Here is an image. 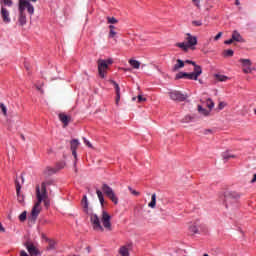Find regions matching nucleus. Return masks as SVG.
<instances>
[{
	"instance_id": "obj_60",
	"label": "nucleus",
	"mask_w": 256,
	"mask_h": 256,
	"mask_svg": "<svg viewBox=\"0 0 256 256\" xmlns=\"http://www.w3.org/2000/svg\"><path fill=\"white\" fill-rule=\"evenodd\" d=\"M22 141H25V135L21 134Z\"/></svg>"
},
{
	"instance_id": "obj_44",
	"label": "nucleus",
	"mask_w": 256,
	"mask_h": 256,
	"mask_svg": "<svg viewBox=\"0 0 256 256\" xmlns=\"http://www.w3.org/2000/svg\"><path fill=\"white\" fill-rule=\"evenodd\" d=\"M83 141L85 145H87V147H89L90 149H93V145L91 144V142H89V140H87L86 138H83Z\"/></svg>"
},
{
	"instance_id": "obj_50",
	"label": "nucleus",
	"mask_w": 256,
	"mask_h": 256,
	"mask_svg": "<svg viewBox=\"0 0 256 256\" xmlns=\"http://www.w3.org/2000/svg\"><path fill=\"white\" fill-rule=\"evenodd\" d=\"M221 33H218L216 36H215V38H214V40L215 41H219V39H221Z\"/></svg>"
},
{
	"instance_id": "obj_64",
	"label": "nucleus",
	"mask_w": 256,
	"mask_h": 256,
	"mask_svg": "<svg viewBox=\"0 0 256 256\" xmlns=\"http://www.w3.org/2000/svg\"><path fill=\"white\" fill-rule=\"evenodd\" d=\"M29 1H32V3H37V0H29Z\"/></svg>"
},
{
	"instance_id": "obj_45",
	"label": "nucleus",
	"mask_w": 256,
	"mask_h": 256,
	"mask_svg": "<svg viewBox=\"0 0 256 256\" xmlns=\"http://www.w3.org/2000/svg\"><path fill=\"white\" fill-rule=\"evenodd\" d=\"M131 193L134 195V197H139L141 195V193L139 191H136V190H131Z\"/></svg>"
},
{
	"instance_id": "obj_29",
	"label": "nucleus",
	"mask_w": 256,
	"mask_h": 256,
	"mask_svg": "<svg viewBox=\"0 0 256 256\" xmlns=\"http://www.w3.org/2000/svg\"><path fill=\"white\" fill-rule=\"evenodd\" d=\"M198 113H201V115H204L205 117H207V115H209V111H207L201 105H198Z\"/></svg>"
},
{
	"instance_id": "obj_53",
	"label": "nucleus",
	"mask_w": 256,
	"mask_h": 256,
	"mask_svg": "<svg viewBox=\"0 0 256 256\" xmlns=\"http://www.w3.org/2000/svg\"><path fill=\"white\" fill-rule=\"evenodd\" d=\"M184 63H188L189 65H193L195 66V62L191 61V60H186Z\"/></svg>"
},
{
	"instance_id": "obj_57",
	"label": "nucleus",
	"mask_w": 256,
	"mask_h": 256,
	"mask_svg": "<svg viewBox=\"0 0 256 256\" xmlns=\"http://www.w3.org/2000/svg\"><path fill=\"white\" fill-rule=\"evenodd\" d=\"M36 89H37L38 91H40L41 93H43V89L41 88V86H36Z\"/></svg>"
},
{
	"instance_id": "obj_61",
	"label": "nucleus",
	"mask_w": 256,
	"mask_h": 256,
	"mask_svg": "<svg viewBox=\"0 0 256 256\" xmlns=\"http://www.w3.org/2000/svg\"><path fill=\"white\" fill-rule=\"evenodd\" d=\"M25 69L26 71H29V66L27 64H25Z\"/></svg>"
},
{
	"instance_id": "obj_37",
	"label": "nucleus",
	"mask_w": 256,
	"mask_h": 256,
	"mask_svg": "<svg viewBox=\"0 0 256 256\" xmlns=\"http://www.w3.org/2000/svg\"><path fill=\"white\" fill-rule=\"evenodd\" d=\"M0 3H3L5 7H12L13 6V0H1Z\"/></svg>"
},
{
	"instance_id": "obj_35",
	"label": "nucleus",
	"mask_w": 256,
	"mask_h": 256,
	"mask_svg": "<svg viewBox=\"0 0 256 256\" xmlns=\"http://www.w3.org/2000/svg\"><path fill=\"white\" fill-rule=\"evenodd\" d=\"M107 21L110 25H115L116 23H119V20L115 17H107Z\"/></svg>"
},
{
	"instance_id": "obj_15",
	"label": "nucleus",
	"mask_w": 256,
	"mask_h": 256,
	"mask_svg": "<svg viewBox=\"0 0 256 256\" xmlns=\"http://www.w3.org/2000/svg\"><path fill=\"white\" fill-rule=\"evenodd\" d=\"M129 65H130V73H131V71H133V69H140L141 68V62H139L138 60H135L133 58H131L129 60Z\"/></svg>"
},
{
	"instance_id": "obj_40",
	"label": "nucleus",
	"mask_w": 256,
	"mask_h": 256,
	"mask_svg": "<svg viewBox=\"0 0 256 256\" xmlns=\"http://www.w3.org/2000/svg\"><path fill=\"white\" fill-rule=\"evenodd\" d=\"M0 109H1V111H2V113H3V115H4L5 117H7V107L5 106V104L1 103V104H0Z\"/></svg>"
},
{
	"instance_id": "obj_7",
	"label": "nucleus",
	"mask_w": 256,
	"mask_h": 256,
	"mask_svg": "<svg viewBox=\"0 0 256 256\" xmlns=\"http://www.w3.org/2000/svg\"><path fill=\"white\" fill-rule=\"evenodd\" d=\"M90 221L92 223V227H93L94 231H101V233H103V231H105V229L101 225V220L99 219V216L97 214H91Z\"/></svg>"
},
{
	"instance_id": "obj_25",
	"label": "nucleus",
	"mask_w": 256,
	"mask_h": 256,
	"mask_svg": "<svg viewBox=\"0 0 256 256\" xmlns=\"http://www.w3.org/2000/svg\"><path fill=\"white\" fill-rule=\"evenodd\" d=\"M193 73L196 77H199L203 73V69L201 68V66L195 64Z\"/></svg>"
},
{
	"instance_id": "obj_42",
	"label": "nucleus",
	"mask_w": 256,
	"mask_h": 256,
	"mask_svg": "<svg viewBox=\"0 0 256 256\" xmlns=\"http://www.w3.org/2000/svg\"><path fill=\"white\" fill-rule=\"evenodd\" d=\"M190 233H198L199 229H197V226L191 225L189 226Z\"/></svg>"
},
{
	"instance_id": "obj_55",
	"label": "nucleus",
	"mask_w": 256,
	"mask_h": 256,
	"mask_svg": "<svg viewBox=\"0 0 256 256\" xmlns=\"http://www.w3.org/2000/svg\"><path fill=\"white\" fill-rule=\"evenodd\" d=\"M223 107H225V104L223 102L219 103V109H223Z\"/></svg>"
},
{
	"instance_id": "obj_11",
	"label": "nucleus",
	"mask_w": 256,
	"mask_h": 256,
	"mask_svg": "<svg viewBox=\"0 0 256 256\" xmlns=\"http://www.w3.org/2000/svg\"><path fill=\"white\" fill-rule=\"evenodd\" d=\"M245 40L239 33H233L231 39L224 41L225 45H235L236 43H244Z\"/></svg>"
},
{
	"instance_id": "obj_41",
	"label": "nucleus",
	"mask_w": 256,
	"mask_h": 256,
	"mask_svg": "<svg viewBox=\"0 0 256 256\" xmlns=\"http://www.w3.org/2000/svg\"><path fill=\"white\" fill-rule=\"evenodd\" d=\"M206 105H207L208 109H212L213 107H215V103H213V100H211V99H208L206 101Z\"/></svg>"
},
{
	"instance_id": "obj_62",
	"label": "nucleus",
	"mask_w": 256,
	"mask_h": 256,
	"mask_svg": "<svg viewBox=\"0 0 256 256\" xmlns=\"http://www.w3.org/2000/svg\"><path fill=\"white\" fill-rule=\"evenodd\" d=\"M137 100V97H132V101H136Z\"/></svg>"
},
{
	"instance_id": "obj_59",
	"label": "nucleus",
	"mask_w": 256,
	"mask_h": 256,
	"mask_svg": "<svg viewBox=\"0 0 256 256\" xmlns=\"http://www.w3.org/2000/svg\"><path fill=\"white\" fill-rule=\"evenodd\" d=\"M21 180H22V184L25 183V177L23 176V173L21 174Z\"/></svg>"
},
{
	"instance_id": "obj_22",
	"label": "nucleus",
	"mask_w": 256,
	"mask_h": 256,
	"mask_svg": "<svg viewBox=\"0 0 256 256\" xmlns=\"http://www.w3.org/2000/svg\"><path fill=\"white\" fill-rule=\"evenodd\" d=\"M157 205V194H152L151 196V201L148 204V207H150L151 209H155Z\"/></svg>"
},
{
	"instance_id": "obj_8",
	"label": "nucleus",
	"mask_w": 256,
	"mask_h": 256,
	"mask_svg": "<svg viewBox=\"0 0 256 256\" xmlns=\"http://www.w3.org/2000/svg\"><path fill=\"white\" fill-rule=\"evenodd\" d=\"M170 99H172V101H178V102H182L185 101V99H187V95L181 93L180 91L177 90H172L168 93Z\"/></svg>"
},
{
	"instance_id": "obj_23",
	"label": "nucleus",
	"mask_w": 256,
	"mask_h": 256,
	"mask_svg": "<svg viewBox=\"0 0 256 256\" xmlns=\"http://www.w3.org/2000/svg\"><path fill=\"white\" fill-rule=\"evenodd\" d=\"M48 246H47V251H53L55 250V245H57V242L55 240H50L48 239Z\"/></svg>"
},
{
	"instance_id": "obj_3",
	"label": "nucleus",
	"mask_w": 256,
	"mask_h": 256,
	"mask_svg": "<svg viewBox=\"0 0 256 256\" xmlns=\"http://www.w3.org/2000/svg\"><path fill=\"white\" fill-rule=\"evenodd\" d=\"M195 45H197V37L187 33L184 37V41L176 44L182 51H189V49H195Z\"/></svg>"
},
{
	"instance_id": "obj_2",
	"label": "nucleus",
	"mask_w": 256,
	"mask_h": 256,
	"mask_svg": "<svg viewBox=\"0 0 256 256\" xmlns=\"http://www.w3.org/2000/svg\"><path fill=\"white\" fill-rule=\"evenodd\" d=\"M27 9L29 15H33L35 13V8L29 2V0H19L18 4V11H19V18H18V23L21 27L23 25L27 24V16L25 15V10Z\"/></svg>"
},
{
	"instance_id": "obj_16",
	"label": "nucleus",
	"mask_w": 256,
	"mask_h": 256,
	"mask_svg": "<svg viewBox=\"0 0 256 256\" xmlns=\"http://www.w3.org/2000/svg\"><path fill=\"white\" fill-rule=\"evenodd\" d=\"M27 251L31 256L41 255V252L39 251V249H37V247H35L34 244L32 246H29Z\"/></svg>"
},
{
	"instance_id": "obj_6",
	"label": "nucleus",
	"mask_w": 256,
	"mask_h": 256,
	"mask_svg": "<svg viewBox=\"0 0 256 256\" xmlns=\"http://www.w3.org/2000/svg\"><path fill=\"white\" fill-rule=\"evenodd\" d=\"M102 192L104 193V195H106V197H108V199H110V201H112V203H114V205H117V203H119V198H117V195L115 194V191H113V188L105 183L102 184Z\"/></svg>"
},
{
	"instance_id": "obj_51",
	"label": "nucleus",
	"mask_w": 256,
	"mask_h": 256,
	"mask_svg": "<svg viewBox=\"0 0 256 256\" xmlns=\"http://www.w3.org/2000/svg\"><path fill=\"white\" fill-rule=\"evenodd\" d=\"M110 33H115V27L113 25L109 26Z\"/></svg>"
},
{
	"instance_id": "obj_48",
	"label": "nucleus",
	"mask_w": 256,
	"mask_h": 256,
	"mask_svg": "<svg viewBox=\"0 0 256 256\" xmlns=\"http://www.w3.org/2000/svg\"><path fill=\"white\" fill-rule=\"evenodd\" d=\"M192 25H194L195 27H199L201 26V21H193Z\"/></svg>"
},
{
	"instance_id": "obj_43",
	"label": "nucleus",
	"mask_w": 256,
	"mask_h": 256,
	"mask_svg": "<svg viewBox=\"0 0 256 256\" xmlns=\"http://www.w3.org/2000/svg\"><path fill=\"white\" fill-rule=\"evenodd\" d=\"M137 100H138V103H143V102L147 101V98L142 97L141 94H139L137 96Z\"/></svg>"
},
{
	"instance_id": "obj_31",
	"label": "nucleus",
	"mask_w": 256,
	"mask_h": 256,
	"mask_svg": "<svg viewBox=\"0 0 256 256\" xmlns=\"http://www.w3.org/2000/svg\"><path fill=\"white\" fill-rule=\"evenodd\" d=\"M19 221L21 223H25V221H27V211H24L19 215Z\"/></svg>"
},
{
	"instance_id": "obj_26",
	"label": "nucleus",
	"mask_w": 256,
	"mask_h": 256,
	"mask_svg": "<svg viewBox=\"0 0 256 256\" xmlns=\"http://www.w3.org/2000/svg\"><path fill=\"white\" fill-rule=\"evenodd\" d=\"M42 202L44 203V206L46 207V209H49V207L51 206V201L49 200V194L46 193V197L42 198Z\"/></svg>"
},
{
	"instance_id": "obj_63",
	"label": "nucleus",
	"mask_w": 256,
	"mask_h": 256,
	"mask_svg": "<svg viewBox=\"0 0 256 256\" xmlns=\"http://www.w3.org/2000/svg\"><path fill=\"white\" fill-rule=\"evenodd\" d=\"M235 4H236V5H239V0H236V1H235Z\"/></svg>"
},
{
	"instance_id": "obj_12",
	"label": "nucleus",
	"mask_w": 256,
	"mask_h": 256,
	"mask_svg": "<svg viewBox=\"0 0 256 256\" xmlns=\"http://www.w3.org/2000/svg\"><path fill=\"white\" fill-rule=\"evenodd\" d=\"M58 117H59L61 123H63L64 127H68L69 124H70L71 121H72L71 116H69V115H67V114H65V113H60V114L58 115Z\"/></svg>"
},
{
	"instance_id": "obj_38",
	"label": "nucleus",
	"mask_w": 256,
	"mask_h": 256,
	"mask_svg": "<svg viewBox=\"0 0 256 256\" xmlns=\"http://www.w3.org/2000/svg\"><path fill=\"white\" fill-rule=\"evenodd\" d=\"M234 52L232 49H228L224 51V57H233Z\"/></svg>"
},
{
	"instance_id": "obj_20",
	"label": "nucleus",
	"mask_w": 256,
	"mask_h": 256,
	"mask_svg": "<svg viewBox=\"0 0 256 256\" xmlns=\"http://www.w3.org/2000/svg\"><path fill=\"white\" fill-rule=\"evenodd\" d=\"M118 253L121 256H129V246L125 245V246L120 247Z\"/></svg>"
},
{
	"instance_id": "obj_39",
	"label": "nucleus",
	"mask_w": 256,
	"mask_h": 256,
	"mask_svg": "<svg viewBox=\"0 0 256 256\" xmlns=\"http://www.w3.org/2000/svg\"><path fill=\"white\" fill-rule=\"evenodd\" d=\"M187 72H179L178 74H176V79H184V77L187 78Z\"/></svg>"
},
{
	"instance_id": "obj_56",
	"label": "nucleus",
	"mask_w": 256,
	"mask_h": 256,
	"mask_svg": "<svg viewBox=\"0 0 256 256\" xmlns=\"http://www.w3.org/2000/svg\"><path fill=\"white\" fill-rule=\"evenodd\" d=\"M209 133H212V131L209 129L204 131V135H209Z\"/></svg>"
},
{
	"instance_id": "obj_4",
	"label": "nucleus",
	"mask_w": 256,
	"mask_h": 256,
	"mask_svg": "<svg viewBox=\"0 0 256 256\" xmlns=\"http://www.w3.org/2000/svg\"><path fill=\"white\" fill-rule=\"evenodd\" d=\"M98 64V74L101 79H105V75H107V70L109 69V65H113V59L109 58L106 60L99 59L97 61Z\"/></svg>"
},
{
	"instance_id": "obj_9",
	"label": "nucleus",
	"mask_w": 256,
	"mask_h": 256,
	"mask_svg": "<svg viewBox=\"0 0 256 256\" xmlns=\"http://www.w3.org/2000/svg\"><path fill=\"white\" fill-rule=\"evenodd\" d=\"M101 221L103 223V227L107 231H113V228L111 227V215H109V213H107V211L102 212Z\"/></svg>"
},
{
	"instance_id": "obj_28",
	"label": "nucleus",
	"mask_w": 256,
	"mask_h": 256,
	"mask_svg": "<svg viewBox=\"0 0 256 256\" xmlns=\"http://www.w3.org/2000/svg\"><path fill=\"white\" fill-rule=\"evenodd\" d=\"M195 119V116H191V115H186L181 122L182 123H191V121H193Z\"/></svg>"
},
{
	"instance_id": "obj_17",
	"label": "nucleus",
	"mask_w": 256,
	"mask_h": 256,
	"mask_svg": "<svg viewBox=\"0 0 256 256\" xmlns=\"http://www.w3.org/2000/svg\"><path fill=\"white\" fill-rule=\"evenodd\" d=\"M84 213H89V201L87 200V195H84L81 201Z\"/></svg>"
},
{
	"instance_id": "obj_33",
	"label": "nucleus",
	"mask_w": 256,
	"mask_h": 256,
	"mask_svg": "<svg viewBox=\"0 0 256 256\" xmlns=\"http://www.w3.org/2000/svg\"><path fill=\"white\" fill-rule=\"evenodd\" d=\"M186 78H187V79H190L191 81H197V79H199L198 76H196L194 72H192V73H187Z\"/></svg>"
},
{
	"instance_id": "obj_34",
	"label": "nucleus",
	"mask_w": 256,
	"mask_h": 256,
	"mask_svg": "<svg viewBox=\"0 0 256 256\" xmlns=\"http://www.w3.org/2000/svg\"><path fill=\"white\" fill-rule=\"evenodd\" d=\"M24 247H26V249H29V247H32L34 244L31 241V239H29L28 237H26V241L23 243Z\"/></svg>"
},
{
	"instance_id": "obj_36",
	"label": "nucleus",
	"mask_w": 256,
	"mask_h": 256,
	"mask_svg": "<svg viewBox=\"0 0 256 256\" xmlns=\"http://www.w3.org/2000/svg\"><path fill=\"white\" fill-rule=\"evenodd\" d=\"M65 168V162L62 161V162H58L56 163V171H61V169H64Z\"/></svg>"
},
{
	"instance_id": "obj_58",
	"label": "nucleus",
	"mask_w": 256,
	"mask_h": 256,
	"mask_svg": "<svg viewBox=\"0 0 256 256\" xmlns=\"http://www.w3.org/2000/svg\"><path fill=\"white\" fill-rule=\"evenodd\" d=\"M192 1H193V3L196 4L197 7H199V0H192Z\"/></svg>"
},
{
	"instance_id": "obj_1",
	"label": "nucleus",
	"mask_w": 256,
	"mask_h": 256,
	"mask_svg": "<svg viewBox=\"0 0 256 256\" xmlns=\"http://www.w3.org/2000/svg\"><path fill=\"white\" fill-rule=\"evenodd\" d=\"M55 181L46 180L41 183V186H36V199L37 202L34 204L31 210V214L28 217V221L30 223H35L37 221V217H39V213H41V203H43V197H47V187L54 185Z\"/></svg>"
},
{
	"instance_id": "obj_21",
	"label": "nucleus",
	"mask_w": 256,
	"mask_h": 256,
	"mask_svg": "<svg viewBox=\"0 0 256 256\" xmlns=\"http://www.w3.org/2000/svg\"><path fill=\"white\" fill-rule=\"evenodd\" d=\"M79 140L78 139H73L70 141V149L71 151H77V149L79 148Z\"/></svg>"
},
{
	"instance_id": "obj_47",
	"label": "nucleus",
	"mask_w": 256,
	"mask_h": 256,
	"mask_svg": "<svg viewBox=\"0 0 256 256\" xmlns=\"http://www.w3.org/2000/svg\"><path fill=\"white\" fill-rule=\"evenodd\" d=\"M243 71H244V73H251V67L245 66V67L243 68Z\"/></svg>"
},
{
	"instance_id": "obj_10",
	"label": "nucleus",
	"mask_w": 256,
	"mask_h": 256,
	"mask_svg": "<svg viewBox=\"0 0 256 256\" xmlns=\"http://www.w3.org/2000/svg\"><path fill=\"white\" fill-rule=\"evenodd\" d=\"M15 185H16V196L17 201L20 205H25V194L21 192V183H19V180L15 179Z\"/></svg>"
},
{
	"instance_id": "obj_27",
	"label": "nucleus",
	"mask_w": 256,
	"mask_h": 256,
	"mask_svg": "<svg viewBox=\"0 0 256 256\" xmlns=\"http://www.w3.org/2000/svg\"><path fill=\"white\" fill-rule=\"evenodd\" d=\"M216 81L225 82L229 80V77L222 75V74H216L215 75Z\"/></svg>"
},
{
	"instance_id": "obj_30",
	"label": "nucleus",
	"mask_w": 256,
	"mask_h": 256,
	"mask_svg": "<svg viewBox=\"0 0 256 256\" xmlns=\"http://www.w3.org/2000/svg\"><path fill=\"white\" fill-rule=\"evenodd\" d=\"M222 157H223V159H224L225 161H229V159H235V155L229 154V153H227V152H224V153L222 154Z\"/></svg>"
},
{
	"instance_id": "obj_18",
	"label": "nucleus",
	"mask_w": 256,
	"mask_h": 256,
	"mask_svg": "<svg viewBox=\"0 0 256 256\" xmlns=\"http://www.w3.org/2000/svg\"><path fill=\"white\" fill-rule=\"evenodd\" d=\"M55 173H57V169L56 168H51V167H46V169L43 171V174L46 177H51V175H55Z\"/></svg>"
},
{
	"instance_id": "obj_49",
	"label": "nucleus",
	"mask_w": 256,
	"mask_h": 256,
	"mask_svg": "<svg viewBox=\"0 0 256 256\" xmlns=\"http://www.w3.org/2000/svg\"><path fill=\"white\" fill-rule=\"evenodd\" d=\"M20 256H30V255L27 254L25 250H21L20 251Z\"/></svg>"
},
{
	"instance_id": "obj_19",
	"label": "nucleus",
	"mask_w": 256,
	"mask_h": 256,
	"mask_svg": "<svg viewBox=\"0 0 256 256\" xmlns=\"http://www.w3.org/2000/svg\"><path fill=\"white\" fill-rule=\"evenodd\" d=\"M185 67V62L183 60L178 59L176 60V64L173 67V71H179V69H183Z\"/></svg>"
},
{
	"instance_id": "obj_54",
	"label": "nucleus",
	"mask_w": 256,
	"mask_h": 256,
	"mask_svg": "<svg viewBox=\"0 0 256 256\" xmlns=\"http://www.w3.org/2000/svg\"><path fill=\"white\" fill-rule=\"evenodd\" d=\"M0 232L5 233V227H3V224L0 223Z\"/></svg>"
},
{
	"instance_id": "obj_24",
	"label": "nucleus",
	"mask_w": 256,
	"mask_h": 256,
	"mask_svg": "<svg viewBox=\"0 0 256 256\" xmlns=\"http://www.w3.org/2000/svg\"><path fill=\"white\" fill-rule=\"evenodd\" d=\"M96 195L98 196V199L101 203V206L103 207V205L105 204V198L103 196V192L99 189L96 190Z\"/></svg>"
},
{
	"instance_id": "obj_32",
	"label": "nucleus",
	"mask_w": 256,
	"mask_h": 256,
	"mask_svg": "<svg viewBox=\"0 0 256 256\" xmlns=\"http://www.w3.org/2000/svg\"><path fill=\"white\" fill-rule=\"evenodd\" d=\"M240 63H242L243 67H251V60L249 59H240Z\"/></svg>"
},
{
	"instance_id": "obj_13",
	"label": "nucleus",
	"mask_w": 256,
	"mask_h": 256,
	"mask_svg": "<svg viewBox=\"0 0 256 256\" xmlns=\"http://www.w3.org/2000/svg\"><path fill=\"white\" fill-rule=\"evenodd\" d=\"M111 85H114L116 91V105H119V101L121 100V88H119V84L114 80H109Z\"/></svg>"
},
{
	"instance_id": "obj_5",
	"label": "nucleus",
	"mask_w": 256,
	"mask_h": 256,
	"mask_svg": "<svg viewBox=\"0 0 256 256\" xmlns=\"http://www.w3.org/2000/svg\"><path fill=\"white\" fill-rule=\"evenodd\" d=\"M239 199H241V194L235 191L224 192V203L226 207H229V205H232V203H237Z\"/></svg>"
},
{
	"instance_id": "obj_46",
	"label": "nucleus",
	"mask_w": 256,
	"mask_h": 256,
	"mask_svg": "<svg viewBox=\"0 0 256 256\" xmlns=\"http://www.w3.org/2000/svg\"><path fill=\"white\" fill-rule=\"evenodd\" d=\"M116 37H117V33H110L108 36V39H114L115 41Z\"/></svg>"
},
{
	"instance_id": "obj_52",
	"label": "nucleus",
	"mask_w": 256,
	"mask_h": 256,
	"mask_svg": "<svg viewBox=\"0 0 256 256\" xmlns=\"http://www.w3.org/2000/svg\"><path fill=\"white\" fill-rule=\"evenodd\" d=\"M74 159H77V150H71Z\"/></svg>"
},
{
	"instance_id": "obj_14",
	"label": "nucleus",
	"mask_w": 256,
	"mask_h": 256,
	"mask_svg": "<svg viewBox=\"0 0 256 256\" xmlns=\"http://www.w3.org/2000/svg\"><path fill=\"white\" fill-rule=\"evenodd\" d=\"M1 17H2L3 23H11V18L9 17V10H7V8L3 6L1 8Z\"/></svg>"
}]
</instances>
